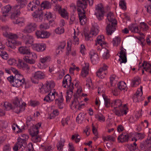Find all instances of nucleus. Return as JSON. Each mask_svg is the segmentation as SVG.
<instances>
[{
  "mask_svg": "<svg viewBox=\"0 0 151 151\" xmlns=\"http://www.w3.org/2000/svg\"><path fill=\"white\" fill-rule=\"evenodd\" d=\"M55 85L54 81H48L46 82L45 86H42L40 88L42 93H48L44 98V101L51 102L54 100L56 96H58V93L54 89Z\"/></svg>",
  "mask_w": 151,
  "mask_h": 151,
  "instance_id": "nucleus-1",
  "label": "nucleus"
},
{
  "mask_svg": "<svg viewBox=\"0 0 151 151\" xmlns=\"http://www.w3.org/2000/svg\"><path fill=\"white\" fill-rule=\"evenodd\" d=\"M39 0H34L29 2L27 5V9L29 11H35L32 14L35 21L41 22L43 19V15L42 9H39L40 6Z\"/></svg>",
  "mask_w": 151,
  "mask_h": 151,
  "instance_id": "nucleus-2",
  "label": "nucleus"
},
{
  "mask_svg": "<svg viewBox=\"0 0 151 151\" xmlns=\"http://www.w3.org/2000/svg\"><path fill=\"white\" fill-rule=\"evenodd\" d=\"M28 136L25 134H22L18 139L17 142L13 148V150L17 151L18 150L22 151L25 149V147L23 145L25 141L28 139Z\"/></svg>",
  "mask_w": 151,
  "mask_h": 151,
  "instance_id": "nucleus-3",
  "label": "nucleus"
},
{
  "mask_svg": "<svg viewBox=\"0 0 151 151\" xmlns=\"http://www.w3.org/2000/svg\"><path fill=\"white\" fill-rule=\"evenodd\" d=\"M71 79L69 75H67L64 77L63 81V86L64 88H68L67 93H73L74 88L73 84L71 82Z\"/></svg>",
  "mask_w": 151,
  "mask_h": 151,
  "instance_id": "nucleus-4",
  "label": "nucleus"
},
{
  "mask_svg": "<svg viewBox=\"0 0 151 151\" xmlns=\"http://www.w3.org/2000/svg\"><path fill=\"white\" fill-rule=\"evenodd\" d=\"M21 86H24L25 87L26 83L23 76L19 73L15 74L14 76L13 86L19 87Z\"/></svg>",
  "mask_w": 151,
  "mask_h": 151,
  "instance_id": "nucleus-5",
  "label": "nucleus"
},
{
  "mask_svg": "<svg viewBox=\"0 0 151 151\" xmlns=\"http://www.w3.org/2000/svg\"><path fill=\"white\" fill-rule=\"evenodd\" d=\"M37 58V54L34 52H31L30 50L27 56H24L23 59L27 63L32 64L35 63L36 62V60Z\"/></svg>",
  "mask_w": 151,
  "mask_h": 151,
  "instance_id": "nucleus-6",
  "label": "nucleus"
},
{
  "mask_svg": "<svg viewBox=\"0 0 151 151\" xmlns=\"http://www.w3.org/2000/svg\"><path fill=\"white\" fill-rule=\"evenodd\" d=\"M51 60V58L47 56L41 57L39 59V63L38 64V67L40 69H45L48 67L47 63Z\"/></svg>",
  "mask_w": 151,
  "mask_h": 151,
  "instance_id": "nucleus-7",
  "label": "nucleus"
},
{
  "mask_svg": "<svg viewBox=\"0 0 151 151\" xmlns=\"http://www.w3.org/2000/svg\"><path fill=\"white\" fill-rule=\"evenodd\" d=\"M45 77L44 73L41 71H37L32 73L31 79L32 82L35 84H37L39 80L44 79Z\"/></svg>",
  "mask_w": 151,
  "mask_h": 151,
  "instance_id": "nucleus-8",
  "label": "nucleus"
},
{
  "mask_svg": "<svg viewBox=\"0 0 151 151\" xmlns=\"http://www.w3.org/2000/svg\"><path fill=\"white\" fill-rule=\"evenodd\" d=\"M128 110L126 104H124L123 106L119 108H114L112 111L115 114L118 116H123L126 115Z\"/></svg>",
  "mask_w": 151,
  "mask_h": 151,
  "instance_id": "nucleus-9",
  "label": "nucleus"
},
{
  "mask_svg": "<svg viewBox=\"0 0 151 151\" xmlns=\"http://www.w3.org/2000/svg\"><path fill=\"white\" fill-rule=\"evenodd\" d=\"M108 68V66L106 65L102 64L96 72V76L100 78H104L107 73V70Z\"/></svg>",
  "mask_w": 151,
  "mask_h": 151,
  "instance_id": "nucleus-10",
  "label": "nucleus"
},
{
  "mask_svg": "<svg viewBox=\"0 0 151 151\" xmlns=\"http://www.w3.org/2000/svg\"><path fill=\"white\" fill-rule=\"evenodd\" d=\"M95 14L99 20L100 21L103 19L104 11L102 4H99L96 6Z\"/></svg>",
  "mask_w": 151,
  "mask_h": 151,
  "instance_id": "nucleus-11",
  "label": "nucleus"
},
{
  "mask_svg": "<svg viewBox=\"0 0 151 151\" xmlns=\"http://www.w3.org/2000/svg\"><path fill=\"white\" fill-rule=\"evenodd\" d=\"M142 87L140 86V88L138 89L136 94L133 97L134 102H137L143 100V98L142 96Z\"/></svg>",
  "mask_w": 151,
  "mask_h": 151,
  "instance_id": "nucleus-12",
  "label": "nucleus"
},
{
  "mask_svg": "<svg viewBox=\"0 0 151 151\" xmlns=\"http://www.w3.org/2000/svg\"><path fill=\"white\" fill-rule=\"evenodd\" d=\"M77 6L78 7L77 11L78 13L81 12H85L84 9L87 6L86 4V0H78L77 2Z\"/></svg>",
  "mask_w": 151,
  "mask_h": 151,
  "instance_id": "nucleus-13",
  "label": "nucleus"
},
{
  "mask_svg": "<svg viewBox=\"0 0 151 151\" xmlns=\"http://www.w3.org/2000/svg\"><path fill=\"white\" fill-rule=\"evenodd\" d=\"M37 25L35 23H29L22 30V32L24 33H30L34 31Z\"/></svg>",
  "mask_w": 151,
  "mask_h": 151,
  "instance_id": "nucleus-14",
  "label": "nucleus"
},
{
  "mask_svg": "<svg viewBox=\"0 0 151 151\" xmlns=\"http://www.w3.org/2000/svg\"><path fill=\"white\" fill-rule=\"evenodd\" d=\"M46 48V45L44 43H35L32 45L33 50L37 52H42L45 50Z\"/></svg>",
  "mask_w": 151,
  "mask_h": 151,
  "instance_id": "nucleus-15",
  "label": "nucleus"
},
{
  "mask_svg": "<svg viewBox=\"0 0 151 151\" xmlns=\"http://www.w3.org/2000/svg\"><path fill=\"white\" fill-rule=\"evenodd\" d=\"M90 56L91 62L93 64H96L98 63L99 58L95 51L91 50L90 52Z\"/></svg>",
  "mask_w": 151,
  "mask_h": 151,
  "instance_id": "nucleus-16",
  "label": "nucleus"
},
{
  "mask_svg": "<svg viewBox=\"0 0 151 151\" xmlns=\"http://www.w3.org/2000/svg\"><path fill=\"white\" fill-rule=\"evenodd\" d=\"M106 43L104 41V37L103 35H101L97 37L96 40V43L95 45L98 46L97 48L98 47H100L101 48L106 46Z\"/></svg>",
  "mask_w": 151,
  "mask_h": 151,
  "instance_id": "nucleus-17",
  "label": "nucleus"
},
{
  "mask_svg": "<svg viewBox=\"0 0 151 151\" xmlns=\"http://www.w3.org/2000/svg\"><path fill=\"white\" fill-rule=\"evenodd\" d=\"M98 51H100V53L102 55V57L104 59H107L109 56V52L107 47L105 46L103 47H98Z\"/></svg>",
  "mask_w": 151,
  "mask_h": 151,
  "instance_id": "nucleus-18",
  "label": "nucleus"
},
{
  "mask_svg": "<svg viewBox=\"0 0 151 151\" xmlns=\"http://www.w3.org/2000/svg\"><path fill=\"white\" fill-rule=\"evenodd\" d=\"M119 61L122 65V63H125L127 61L126 53L125 51L122 50L120 51L119 55Z\"/></svg>",
  "mask_w": 151,
  "mask_h": 151,
  "instance_id": "nucleus-19",
  "label": "nucleus"
},
{
  "mask_svg": "<svg viewBox=\"0 0 151 151\" xmlns=\"http://www.w3.org/2000/svg\"><path fill=\"white\" fill-rule=\"evenodd\" d=\"M129 138L128 134L123 132L118 137L117 139L119 142L123 143L127 142Z\"/></svg>",
  "mask_w": 151,
  "mask_h": 151,
  "instance_id": "nucleus-20",
  "label": "nucleus"
},
{
  "mask_svg": "<svg viewBox=\"0 0 151 151\" xmlns=\"http://www.w3.org/2000/svg\"><path fill=\"white\" fill-rule=\"evenodd\" d=\"M99 32L98 26L96 23L92 24V27L90 31V35L92 36H95L98 34Z\"/></svg>",
  "mask_w": 151,
  "mask_h": 151,
  "instance_id": "nucleus-21",
  "label": "nucleus"
},
{
  "mask_svg": "<svg viewBox=\"0 0 151 151\" xmlns=\"http://www.w3.org/2000/svg\"><path fill=\"white\" fill-rule=\"evenodd\" d=\"M41 123H38L33 126L31 130L30 134L31 135H37L39 132V129L41 127Z\"/></svg>",
  "mask_w": 151,
  "mask_h": 151,
  "instance_id": "nucleus-22",
  "label": "nucleus"
},
{
  "mask_svg": "<svg viewBox=\"0 0 151 151\" xmlns=\"http://www.w3.org/2000/svg\"><path fill=\"white\" fill-rule=\"evenodd\" d=\"M89 65L88 63H85L83 67L81 75L83 77H86L88 74Z\"/></svg>",
  "mask_w": 151,
  "mask_h": 151,
  "instance_id": "nucleus-23",
  "label": "nucleus"
},
{
  "mask_svg": "<svg viewBox=\"0 0 151 151\" xmlns=\"http://www.w3.org/2000/svg\"><path fill=\"white\" fill-rule=\"evenodd\" d=\"M62 93H61L58 98L56 99L55 100L56 104L57 105L59 108L60 109H62L64 107Z\"/></svg>",
  "mask_w": 151,
  "mask_h": 151,
  "instance_id": "nucleus-24",
  "label": "nucleus"
},
{
  "mask_svg": "<svg viewBox=\"0 0 151 151\" xmlns=\"http://www.w3.org/2000/svg\"><path fill=\"white\" fill-rule=\"evenodd\" d=\"M132 141H135V142L133 145L131 144L128 145L127 151H139V150L136 147L137 144L135 142L137 140V138L135 137L132 138Z\"/></svg>",
  "mask_w": 151,
  "mask_h": 151,
  "instance_id": "nucleus-25",
  "label": "nucleus"
},
{
  "mask_svg": "<svg viewBox=\"0 0 151 151\" xmlns=\"http://www.w3.org/2000/svg\"><path fill=\"white\" fill-rule=\"evenodd\" d=\"M14 12L12 13L11 16V18L12 19H16L17 18L18 16L20 14V7L18 5H17L14 6Z\"/></svg>",
  "mask_w": 151,
  "mask_h": 151,
  "instance_id": "nucleus-26",
  "label": "nucleus"
},
{
  "mask_svg": "<svg viewBox=\"0 0 151 151\" xmlns=\"http://www.w3.org/2000/svg\"><path fill=\"white\" fill-rule=\"evenodd\" d=\"M18 67L24 70H28L29 69V67L26 63H24L22 60L19 59L18 60Z\"/></svg>",
  "mask_w": 151,
  "mask_h": 151,
  "instance_id": "nucleus-27",
  "label": "nucleus"
},
{
  "mask_svg": "<svg viewBox=\"0 0 151 151\" xmlns=\"http://www.w3.org/2000/svg\"><path fill=\"white\" fill-rule=\"evenodd\" d=\"M107 19L109 23L112 25H116L117 22L115 19V17L112 12H109L107 15Z\"/></svg>",
  "mask_w": 151,
  "mask_h": 151,
  "instance_id": "nucleus-28",
  "label": "nucleus"
},
{
  "mask_svg": "<svg viewBox=\"0 0 151 151\" xmlns=\"http://www.w3.org/2000/svg\"><path fill=\"white\" fill-rule=\"evenodd\" d=\"M25 44L27 45H32L34 42L33 38L32 36L29 35H27L25 36L24 39Z\"/></svg>",
  "mask_w": 151,
  "mask_h": 151,
  "instance_id": "nucleus-29",
  "label": "nucleus"
},
{
  "mask_svg": "<svg viewBox=\"0 0 151 151\" xmlns=\"http://www.w3.org/2000/svg\"><path fill=\"white\" fill-rule=\"evenodd\" d=\"M107 26L106 28L107 34L109 35H111L115 30V26L116 25H112L110 23H107Z\"/></svg>",
  "mask_w": 151,
  "mask_h": 151,
  "instance_id": "nucleus-30",
  "label": "nucleus"
},
{
  "mask_svg": "<svg viewBox=\"0 0 151 151\" xmlns=\"http://www.w3.org/2000/svg\"><path fill=\"white\" fill-rule=\"evenodd\" d=\"M129 30L132 32L139 33L140 35H144L143 33H139L140 31V29L138 26L135 24H130L129 26Z\"/></svg>",
  "mask_w": 151,
  "mask_h": 151,
  "instance_id": "nucleus-31",
  "label": "nucleus"
},
{
  "mask_svg": "<svg viewBox=\"0 0 151 151\" xmlns=\"http://www.w3.org/2000/svg\"><path fill=\"white\" fill-rule=\"evenodd\" d=\"M78 13L80 21V23L81 25H84L87 22V20L86 16L85 14V12H81Z\"/></svg>",
  "mask_w": 151,
  "mask_h": 151,
  "instance_id": "nucleus-32",
  "label": "nucleus"
},
{
  "mask_svg": "<svg viewBox=\"0 0 151 151\" xmlns=\"http://www.w3.org/2000/svg\"><path fill=\"white\" fill-rule=\"evenodd\" d=\"M141 68H143L145 71L151 74V64L144 62L142 64Z\"/></svg>",
  "mask_w": 151,
  "mask_h": 151,
  "instance_id": "nucleus-33",
  "label": "nucleus"
},
{
  "mask_svg": "<svg viewBox=\"0 0 151 151\" xmlns=\"http://www.w3.org/2000/svg\"><path fill=\"white\" fill-rule=\"evenodd\" d=\"M30 50L26 46H21L19 48L18 51L20 54L27 55L29 52Z\"/></svg>",
  "mask_w": 151,
  "mask_h": 151,
  "instance_id": "nucleus-34",
  "label": "nucleus"
},
{
  "mask_svg": "<svg viewBox=\"0 0 151 151\" xmlns=\"http://www.w3.org/2000/svg\"><path fill=\"white\" fill-rule=\"evenodd\" d=\"M4 36L11 39H16L18 38V35L16 34L9 32H5L4 33Z\"/></svg>",
  "mask_w": 151,
  "mask_h": 151,
  "instance_id": "nucleus-35",
  "label": "nucleus"
},
{
  "mask_svg": "<svg viewBox=\"0 0 151 151\" xmlns=\"http://www.w3.org/2000/svg\"><path fill=\"white\" fill-rule=\"evenodd\" d=\"M141 82L140 79L138 77H135L132 80L131 83V86L133 87H136L139 85Z\"/></svg>",
  "mask_w": 151,
  "mask_h": 151,
  "instance_id": "nucleus-36",
  "label": "nucleus"
},
{
  "mask_svg": "<svg viewBox=\"0 0 151 151\" xmlns=\"http://www.w3.org/2000/svg\"><path fill=\"white\" fill-rule=\"evenodd\" d=\"M86 114L81 113L79 114L76 118V122L78 124H82L83 122Z\"/></svg>",
  "mask_w": 151,
  "mask_h": 151,
  "instance_id": "nucleus-37",
  "label": "nucleus"
},
{
  "mask_svg": "<svg viewBox=\"0 0 151 151\" xmlns=\"http://www.w3.org/2000/svg\"><path fill=\"white\" fill-rule=\"evenodd\" d=\"M112 106L114 107V108H119L122 106V102L120 100H116L113 101L111 103Z\"/></svg>",
  "mask_w": 151,
  "mask_h": 151,
  "instance_id": "nucleus-38",
  "label": "nucleus"
},
{
  "mask_svg": "<svg viewBox=\"0 0 151 151\" xmlns=\"http://www.w3.org/2000/svg\"><path fill=\"white\" fill-rule=\"evenodd\" d=\"M24 19L23 18H18L13 20V22L14 24H17L20 26H22L24 25Z\"/></svg>",
  "mask_w": 151,
  "mask_h": 151,
  "instance_id": "nucleus-39",
  "label": "nucleus"
},
{
  "mask_svg": "<svg viewBox=\"0 0 151 151\" xmlns=\"http://www.w3.org/2000/svg\"><path fill=\"white\" fill-rule=\"evenodd\" d=\"M64 140L63 139H61L60 141L57 144V147L58 151H63V148L64 145Z\"/></svg>",
  "mask_w": 151,
  "mask_h": 151,
  "instance_id": "nucleus-40",
  "label": "nucleus"
},
{
  "mask_svg": "<svg viewBox=\"0 0 151 151\" xmlns=\"http://www.w3.org/2000/svg\"><path fill=\"white\" fill-rule=\"evenodd\" d=\"M80 99L79 98H75L72 102V106L75 109H79V103L80 102Z\"/></svg>",
  "mask_w": 151,
  "mask_h": 151,
  "instance_id": "nucleus-41",
  "label": "nucleus"
},
{
  "mask_svg": "<svg viewBox=\"0 0 151 151\" xmlns=\"http://www.w3.org/2000/svg\"><path fill=\"white\" fill-rule=\"evenodd\" d=\"M74 35L73 36L72 40L73 43L75 45H78L79 43V40L78 36V32L76 33L74 29Z\"/></svg>",
  "mask_w": 151,
  "mask_h": 151,
  "instance_id": "nucleus-42",
  "label": "nucleus"
},
{
  "mask_svg": "<svg viewBox=\"0 0 151 151\" xmlns=\"http://www.w3.org/2000/svg\"><path fill=\"white\" fill-rule=\"evenodd\" d=\"M61 16L66 19H68V14L66 10L64 8H63L59 13Z\"/></svg>",
  "mask_w": 151,
  "mask_h": 151,
  "instance_id": "nucleus-43",
  "label": "nucleus"
},
{
  "mask_svg": "<svg viewBox=\"0 0 151 151\" xmlns=\"http://www.w3.org/2000/svg\"><path fill=\"white\" fill-rule=\"evenodd\" d=\"M119 89L120 90H127V87L126 83L123 81L120 82L118 83Z\"/></svg>",
  "mask_w": 151,
  "mask_h": 151,
  "instance_id": "nucleus-44",
  "label": "nucleus"
},
{
  "mask_svg": "<svg viewBox=\"0 0 151 151\" xmlns=\"http://www.w3.org/2000/svg\"><path fill=\"white\" fill-rule=\"evenodd\" d=\"M11 9V7L9 5L6 6L2 8L1 12L3 14H7Z\"/></svg>",
  "mask_w": 151,
  "mask_h": 151,
  "instance_id": "nucleus-45",
  "label": "nucleus"
},
{
  "mask_svg": "<svg viewBox=\"0 0 151 151\" xmlns=\"http://www.w3.org/2000/svg\"><path fill=\"white\" fill-rule=\"evenodd\" d=\"M41 7L43 9L45 8L48 9L50 7V3L47 1H42L41 3Z\"/></svg>",
  "mask_w": 151,
  "mask_h": 151,
  "instance_id": "nucleus-46",
  "label": "nucleus"
},
{
  "mask_svg": "<svg viewBox=\"0 0 151 151\" xmlns=\"http://www.w3.org/2000/svg\"><path fill=\"white\" fill-rule=\"evenodd\" d=\"M50 24L46 22L42 23L40 25L39 28L41 29H47L50 27Z\"/></svg>",
  "mask_w": 151,
  "mask_h": 151,
  "instance_id": "nucleus-47",
  "label": "nucleus"
},
{
  "mask_svg": "<svg viewBox=\"0 0 151 151\" xmlns=\"http://www.w3.org/2000/svg\"><path fill=\"white\" fill-rule=\"evenodd\" d=\"M95 118L100 122H104L105 120V116L103 114H100L95 115Z\"/></svg>",
  "mask_w": 151,
  "mask_h": 151,
  "instance_id": "nucleus-48",
  "label": "nucleus"
},
{
  "mask_svg": "<svg viewBox=\"0 0 151 151\" xmlns=\"http://www.w3.org/2000/svg\"><path fill=\"white\" fill-rule=\"evenodd\" d=\"M86 85L89 89L93 88V85L90 78H88L87 79Z\"/></svg>",
  "mask_w": 151,
  "mask_h": 151,
  "instance_id": "nucleus-49",
  "label": "nucleus"
},
{
  "mask_svg": "<svg viewBox=\"0 0 151 151\" xmlns=\"http://www.w3.org/2000/svg\"><path fill=\"white\" fill-rule=\"evenodd\" d=\"M103 97L104 100L105 105L106 107H109L111 104L110 99L105 95H103Z\"/></svg>",
  "mask_w": 151,
  "mask_h": 151,
  "instance_id": "nucleus-50",
  "label": "nucleus"
},
{
  "mask_svg": "<svg viewBox=\"0 0 151 151\" xmlns=\"http://www.w3.org/2000/svg\"><path fill=\"white\" fill-rule=\"evenodd\" d=\"M103 139L104 142L106 141L114 142L115 140V138L111 135H108L106 136L103 137Z\"/></svg>",
  "mask_w": 151,
  "mask_h": 151,
  "instance_id": "nucleus-51",
  "label": "nucleus"
},
{
  "mask_svg": "<svg viewBox=\"0 0 151 151\" xmlns=\"http://www.w3.org/2000/svg\"><path fill=\"white\" fill-rule=\"evenodd\" d=\"M13 110L14 112L17 113H19L21 111L24 110V108L22 106L21 107V106H15Z\"/></svg>",
  "mask_w": 151,
  "mask_h": 151,
  "instance_id": "nucleus-52",
  "label": "nucleus"
},
{
  "mask_svg": "<svg viewBox=\"0 0 151 151\" xmlns=\"http://www.w3.org/2000/svg\"><path fill=\"white\" fill-rule=\"evenodd\" d=\"M140 27L143 31H147L148 29V26L147 24L144 22L140 23Z\"/></svg>",
  "mask_w": 151,
  "mask_h": 151,
  "instance_id": "nucleus-53",
  "label": "nucleus"
},
{
  "mask_svg": "<svg viewBox=\"0 0 151 151\" xmlns=\"http://www.w3.org/2000/svg\"><path fill=\"white\" fill-rule=\"evenodd\" d=\"M71 139L72 140H75L76 143H77L80 140V137L78 134H76L72 135Z\"/></svg>",
  "mask_w": 151,
  "mask_h": 151,
  "instance_id": "nucleus-54",
  "label": "nucleus"
},
{
  "mask_svg": "<svg viewBox=\"0 0 151 151\" xmlns=\"http://www.w3.org/2000/svg\"><path fill=\"white\" fill-rule=\"evenodd\" d=\"M59 112L57 109L54 110L53 111L51 114L49 116L47 117V118L52 119L55 117V116L58 115Z\"/></svg>",
  "mask_w": 151,
  "mask_h": 151,
  "instance_id": "nucleus-55",
  "label": "nucleus"
},
{
  "mask_svg": "<svg viewBox=\"0 0 151 151\" xmlns=\"http://www.w3.org/2000/svg\"><path fill=\"white\" fill-rule=\"evenodd\" d=\"M55 32L57 34L61 35L64 32V29L63 27H60L55 29Z\"/></svg>",
  "mask_w": 151,
  "mask_h": 151,
  "instance_id": "nucleus-56",
  "label": "nucleus"
},
{
  "mask_svg": "<svg viewBox=\"0 0 151 151\" xmlns=\"http://www.w3.org/2000/svg\"><path fill=\"white\" fill-rule=\"evenodd\" d=\"M31 136H32L31 140L33 142H37L40 141L41 138L39 136H37V135Z\"/></svg>",
  "mask_w": 151,
  "mask_h": 151,
  "instance_id": "nucleus-57",
  "label": "nucleus"
},
{
  "mask_svg": "<svg viewBox=\"0 0 151 151\" xmlns=\"http://www.w3.org/2000/svg\"><path fill=\"white\" fill-rule=\"evenodd\" d=\"M2 104L6 110H10L12 108L11 104L9 102H5Z\"/></svg>",
  "mask_w": 151,
  "mask_h": 151,
  "instance_id": "nucleus-58",
  "label": "nucleus"
},
{
  "mask_svg": "<svg viewBox=\"0 0 151 151\" xmlns=\"http://www.w3.org/2000/svg\"><path fill=\"white\" fill-rule=\"evenodd\" d=\"M121 40L119 37H116L114 38L113 40V43L114 46H117L119 44Z\"/></svg>",
  "mask_w": 151,
  "mask_h": 151,
  "instance_id": "nucleus-59",
  "label": "nucleus"
},
{
  "mask_svg": "<svg viewBox=\"0 0 151 151\" xmlns=\"http://www.w3.org/2000/svg\"><path fill=\"white\" fill-rule=\"evenodd\" d=\"M145 136V134L143 133H139L136 134L135 135V137L137 139H142Z\"/></svg>",
  "mask_w": 151,
  "mask_h": 151,
  "instance_id": "nucleus-60",
  "label": "nucleus"
},
{
  "mask_svg": "<svg viewBox=\"0 0 151 151\" xmlns=\"http://www.w3.org/2000/svg\"><path fill=\"white\" fill-rule=\"evenodd\" d=\"M117 81V78L116 76L115 75L111 76L110 77V83L111 85L113 84H115Z\"/></svg>",
  "mask_w": 151,
  "mask_h": 151,
  "instance_id": "nucleus-61",
  "label": "nucleus"
},
{
  "mask_svg": "<svg viewBox=\"0 0 151 151\" xmlns=\"http://www.w3.org/2000/svg\"><path fill=\"white\" fill-rule=\"evenodd\" d=\"M0 55L4 59L6 60L8 57L7 53L4 51H0Z\"/></svg>",
  "mask_w": 151,
  "mask_h": 151,
  "instance_id": "nucleus-62",
  "label": "nucleus"
},
{
  "mask_svg": "<svg viewBox=\"0 0 151 151\" xmlns=\"http://www.w3.org/2000/svg\"><path fill=\"white\" fill-rule=\"evenodd\" d=\"M20 7V8L24 7L26 4V0H16Z\"/></svg>",
  "mask_w": 151,
  "mask_h": 151,
  "instance_id": "nucleus-63",
  "label": "nucleus"
},
{
  "mask_svg": "<svg viewBox=\"0 0 151 151\" xmlns=\"http://www.w3.org/2000/svg\"><path fill=\"white\" fill-rule=\"evenodd\" d=\"M119 6L122 9H125L126 7L125 3V0H121L119 3Z\"/></svg>",
  "mask_w": 151,
  "mask_h": 151,
  "instance_id": "nucleus-64",
  "label": "nucleus"
}]
</instances>
